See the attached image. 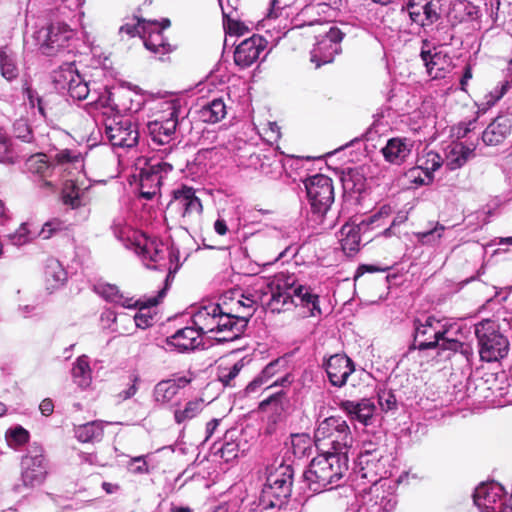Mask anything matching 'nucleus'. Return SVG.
I'll return each mask as SVG.
<instances>
[{"instance_id":"5701e85b","label":"nucleus","mask_w":512,"mask_h":512,"mask_svg":"<svg viewBox=\"0 0 512 512\" xmlns=\"http://www.w3.org/2000/svg\"><path fill=\"white\" fill-rule=\"evenodd\" d=\"M512 116L500 115L496 117L483 131L482 141L487 146H497L511 134Z\"/></svg>"},{"instance_id":"7c9ffc66","label":"nucleus","mask_w":512,"mask_h":512,"mask_svg":"<svg viewBox=\"0 0 512 512\" xmlns=\"http://www.w3.org/2000/svg\"><path fill=\"white\" fill-rule=\"evenodd\" d=\"M199 337L200 332L196 327H185L169 337L167 342L179 351H186L194 349L200 344Z\"/></svg>"},{"instance_id":"e2e57ef3","label":"nucleus","mask_w":512,"mask_h":512,"mask_svg":"<svg viewBox=\"0 0 512 512\" xmlns=\"http://www.w3.org/2000/svg\"><path fill=\"white\" fill-rule=\"evenodd\" d=\"M101 320L104 323V327H108L111 330L115 331L116 329L112 327V324L117 320V313L112 310H106L101 315Z\"/></svg>"},{"instance_id":"c756f323","label":"nucleus","mask_w":512,"mask_h":512,"mask_svg":"<svg viewBox=\"0 0 512 512\" xmlns=\"http://www.w3.org/2000/svg\"><path fill=\"white\" fill-rule=\"evenodd\" d=\"M163 297L164 290H161L157 297H151L145 301H137L135 303V306L138 307V312L133 316L136 327L145 329L152 325L154 315L156 314L155 308Z\"/></svg>"},{"instance_id":"6e6552de","label":"nucleus","mask_w":512,"mask_h":512,"mask_svg":"<svg viewBox=\"0 0 512 512\" xmlns=\"http://www.w3.org/2000/svg\"><path fill=\"white\" fill-rule=\"evenodd\" d=\"M161 112L162 115L159 118L147 125L152 140L157 144L168 143L175 133L179 118L184 119L186 116L178 100L163 102Z\"/></svg>"},{"instance_id":"0e129e2a","label":"nucleus","mask_w":512,"mask_h":512,"mask_svg":"<svg viewBox=\"0 0 512 512\" xmlns=\"http://www.w3.org/2000/svg\"><path fill=\"white\" fill-rule=\"evenodd\" d=\"M241 297H242L241 299L237 300L236 305H238L239 308L243 307L244 309H247L248 310L247 315L250 316L252 314L255 300L248 296H244V295H241Z\"/></svg>"},{"instance_id":"9d476101","label":"nucleus","mask_w":512,"mask_h":512,"mask_svg":"<svg viewBox=\"0 0 512 512\" xmlns=\"http://www.w3.org/2000/svg\"><path fill=\"white\" fill-rule=\"evenodd\" d=\"M48 474V462L44 449L37 443L31 444L21 459V481L27 488L41 485Z\"/></svg>"},{"instance_id":"a211bd4d","label":"nucleus","mask_w":512,"mask_h":512,"mask_svg":"<svg viewBox=\"0 0 512 512\" xmlns=\"http://www.w3.org/2000/svg\"><path fill=\"white\" fill-rule=\"evenodd\" d=\"M168 207L175 210L186 220H193L202 213V203L195 195L192 187L182 186L173 191V196Z\"/></svg>"},{"instance_id":"2f4dec72","label":"nucleus","mask_w":512,"mask_h":512,"mask_svg":"<svg viewBox=\"0 0 512 512\" xmlns=\"http://www.w3.org/2000/svg\"><path fill=\"white\" fill-rule=\"evenodd\" d=\"M188 383L185 379L164 380L159 382L154 388V399L156 402L165 405L171 404L176 399L181 386Z\"/></svg>"},{"instance_id":"052dcab7","label":"nucleus","mask_w":512,"mask_h":512,"mask_svg":"<svg viewBox=\"0 0 512 512\" xmlns=\"http://www.w3.org/2000/svg\"><path fill=\"white\" fill-rule=\"evenodd\" d=\"M282 278H284L283 274L278 275L275 280L267 283L266 288H277V289H280V288H295L294 287V279H292L291 282L286 281L283 284H281L280 280ZM289 279H290V277H288L287 280H289ZM296 288H304V286L303 285H298Z\"/></svg>"},{"instance_id":"f03ea898","label":"nucleus","mask_w":512,"mask_h":512,"mask_svg":"<svg viewBox=\"0 0 512 512\" xmlns=\"http://www.w3.org/2000/svg\"><path fill=\"white\" fill-rule=\"evenodd\" d=\"M348 471V456L345 453L323 452L314 457L304 473L310 490L320 492L338 486Z\"/></svg>"},{"instance_id":"37998d69","label":"nucleus","mask_w":512,"mask_h":512,"mask_svg":"<svg viewBox=\"0 0 512 512\" xmlns=\"http://www.w3.org/2000/svg\"><path fill=\"white\" fill-rule=\"evenodd\" d=\"M233 432L225 435V442L217 449V454L226 462L238 456L239 445L233 440Z\"/></svg>"},{"instance_id":"f8f14e48","label":"nucleus","mask_w":512,"mask_h":512,"mask_svg":"<svg viewBox=\"0 0 512 512\" xmlns=\"http://www.w3.org/2000/svg\"><path fill=\"white\" fill-rule=\"evenodd\" d=\"M440 321L434 318H427L424 324L416 327L415 338L422 349L439 346L442 349L457 351L461 343L454 339L444 338Z\"/></svg>"},{"instance_id":"aec40b11","label":"nucleus","mask_w":512,"mask_h":512,"mask_svg":"<svg viewBox=\"0 0 512 512\" xmlns=\"http://www.w3.org/2000/svg\"><path fill=\"white\" fill-rule=\"evenodd\" d=\"M294 295L289 293V290H271L270 300L267 303L268 307L273 312H280L289 309L294 304L295 299L301 303H312L316 307L317 296L310 293L308 290H293Z\"/></svg>"},{"instance_id":"5fc2aeb1","label":"nucleus","mask_w":512,"mask_h":512,"mask_svg":"<svg viewBox=\"0 0 512 512\" xmlns=\"http://www.w3.org/2000/svg\"><path fill=\"white\" fill-rule=\"evenodd\" d=\"M291 443L293 448L295 449V453L297 450L300 453H304L306 448L310 445V438L306 434H295L292 435Z\"/></svg>"},{"instance_id":"de8ad7c7","label":"nucleus","mask_w":512,"mask_h":512,"mask_svg":"<svg viewBox=\"0 0 512 512\" xmlns=\"http://www.w3.org/2000/svg\"><path fill=\"white\" fill-rule=\"evenodd\" d=\"M444 230L445 227L442 224L436 223L433 228L427 231L417 232L416 237L422 244H431L438 241L442 237Z\"/></svg>"},{"instance_id":"4be33fe9","label":"nucleus","mask_w":512,"mask_h":512,"mask_svg":"<svg viewBox=\"0 0 512 512\" xmlns=\"http://www.w3.org/2000/svg\"><path fill=\"white\" fill-rule=\"evenodd\" d=\"M330 383L336 387L346 384L349 375L354 371L350 358L343 354L332 355L325 364Z\"/></svg>"},{"instance_id":"bb28decb","label":"nucleus","mask_w":512,"mask_h":512,"mask_svg":"<svg viewBox=\"0 0 512 512\" xmlns=\"http://www.w3.org/2000/svg\"><path fill=\"white\" fill-rule=\"evenodd\" d=\"M340 408L351 418L356 419L363 425H369L372 419L376 406L374 402L369 399H362L359 402L343 401Z\"/></svg>"},{"instance_id":"79ce46f5","label":"nucleus","mask_w":512,"mask_h":512,"mask_svg":"<svg viewBox=\"0 0 512 512\" xmlns=\"http://www.w3.org/2000/svg\"><path fill=\"white\" fill-rule=\"evenodd\" d=\"M281 367H284V362L282 360L278 359L269 363L263 369L261 375L249 384L248 389L253 391L256 387L262 384H267L269 380L279 372V368Z\"/></svg>"},{"instance_id":"4468645a","label":"nucleus","mask_w":512,"mask_h":512,"mask_svg":"<svg viewBox=\"0 0 512 512\" xmlns=\"http://www.w3.org/2000/svg\"><path fill=\"white\" fill-rule=\"evenodd\" d=\"M503 488L498 483H482L474 492L473 500L481 512H509L512 504L502 502Z\"/></svg>"},{"instance_id":"20e7f679","label":"nucleus","mask_w":512,"mask_h":512,"mask_svg":"<svg viewBox=\"0 0 512 512\" xmlns=\"http://www.w3.org/2000/svg\"><path fill=\"white\" fill-rule=\"evenodd\" d=\"M315 444L322 452L345 453L352 446L353 436L347 422L340 417H328L315 430Z\"/></svg>"},{"instance_id":"09e8293b","label":"nucleus","mask_w":512,"mask_h":512,"mask_svg":"<svg viewBox=\"0 0 512 512\" xmlns=\"http://www.w3.org/2000/svg\"><path fill=\"white\" fill-rule=\"evenodd\" d=\"M106 301L119 304L122 308H128V298L124 297L120 290H96Z\"/></svg>"},{"instance_id":"49530a36","label":"nucleus","mask_w":512,"mask_h":512,"mask_svg":"<svg viewBox=\"0 0 512 512\" xmlns=\"http://www.w3.org/2000/svg\"><path fill=\"white\" fill-rule=\"evenodd\" d=\"M391 213L392 208L390 205H382L377 212L361 220L362 225H365L367 228H369V226H381Z\"/></svg>"},{"instance_id":"c03bdc74","label":"nucleus","mask_w":512,"mask_h":512,"mask_svg":"<svg viewBox=\"0 0 512 512\" xmlns=\"http://www.w3.org/2000/svg\"><path fill=\"white\" fill-rule=\"evenodd\" d=\"M26 166L30 173L40 176H45L50 169V165L45 154L32 155L28 158Z\"/></svg>"},{"instance_id":"a19ab883","label":"nucleus","mask_w":512,"mask_h":512,"mask_svg":"<svg viewBox=\"0 0 512 512\" xmlns=\"http://www.w3.org/2000/svg\"><path fill=\"white\" fill-rule=\"evenodd\" d=\"M510 88V82L508 80L502 81L492 91H490L484 98V101L479 106V109L485 112L487 109L496 104Z\"/></svg>"},{"instance_id":"7ed1b4c3","label":"nucleus","mask_w":512,"mask_h":512,"mask_svg":"<svg viewBox=\"0 0 512 512\" xmlns=\"http://www.w3.org/2000/svg\"><path fill=\"white\" fill-rule=\"evenodd\" d=\"M173 165L168 162L151 163L146 157H138L130 166V186L135 184L134 193L142 199L151 200L160 191L161 171H172Z\"/></svg>"},{"instance_id":"680f3d73","label":"nucleus","mask_w":512,"mask_h":512,"mask_svg":"<svg viewBox=\"0 0 512 512\" xmlns=\"http://www.w3.org/2000/svg\"><path fill=\"white\" fill-rule=\"evenodd\" d=\"M379 405L385 411L394 409L396 406L395 396L391 393L379 395Z\"/></svg>"},{"instance_id":"393cba45","label":"nucleus","mask_w":512,"mask_h":512,"mask_svg":"<svg viewBox=\"0 0 512 512\" xmlns=\"http://www.w3.org/2000/svg\"><path fill=\"white\" fill-rule=\"evenodd\" d=\"M414 142L409 138L395 137L387 141L381 152L386 161L401 164L410 155Z\"/></svg>"},{"instance_id":"a18cd8bd","label":"nucleus","mask_w":512,"mask_h":512,"mask_svg":"<svg viewBox=\"0 0 512 512\" xmlns=\"http://www.w3.org/2000/svg\"><path fill=\"white\" fill-rule=\"evenodd\" d=\"M53 162L63 166L82 162L81 153L76 150L62 149L53 156Z\"/></svg>"},{"instance_id":"603ef678","label":"nucleus","mask_w":512,"mask_h":512,"mask_svg":"<svg viewBox=\"0 0 512 512\" xmlns=\"http://www.w3.org/2000/svg\"><path fill=\"white\" fill-rule=\"evenodd\" d=\"M443 163L442 157L433 151H429L425 156V163H422V165H425L426 170L430 171H436L438 170Z\"/></svg>"},{"instance_id":"6ab92c4d","label":"nucleus","mask_w":512,"mask_h":512,"mask_svg":"<svg viewBox=\"0 0 512 512\" xmlns=\"http://www.w3.org/2000/svg\"><path fill=\"white\" fill-rule=\"evenodd\" d=\"M266 47V41L259 35L243 40L235 49L234 62L241 69L254 64Z\"/></svg>"},{"instance_id":"bf43d9fd","label":"nucleus","mask_w":512,"mask_h":512,"mask_svg":"<svg viewBox=\"0 0 512 512\" xmlns=\"http://www.w3.org/2000/svg\"><path fill=\"white\" fill-rule=\"evenodd\" d=\"M130 472L135 474H143L149 472L147 462L143 457H135L130 459Z\"/></svg>"},{"instance_id":"1a4fd4ad","label":"nucleus","mask_w":512,"mask_h":512,"mask_svg":"<svg viewBox=\"0 0 512 512\" xmlns=\"http://www.w3.org/2000/svg\"><path fill=\"white\" fill-rule=\"evenodd\" d=\"M130 250L139 258L143 265L150 269H158L164 266L167 255L165 245L140 231L130 234Z\"/></svg>"},{"instance_id":"a878e982","label":"nucleus","mask_w":512,"mask_h":512,"mask_svg":"<svg viewBox=\"0 0 512 512\" xmlns=\"http://www.w3.org/2000/svg\"><path fill=\"white\" fill-rule=\"evenodd\" d=\"M368 228L362 225V221L358 224L346 223L340 230V243L343 252L348 257L354 256L360 249V233Z\"/></svg>"},{"instance_id":"b1692460","label":"nucleus","mask_w":512,"mask_h":512,"mask_svg":"<svg viewBox=\"0 0 512 512\" xmlns=\"http://www.w3.org/2000/svg\"><path fill=\"white\" fill-rule=\"evenodd\" d=\"M247 363L248 360L245 357L237 359L235 354L221 358L217 368L218 380L225 386H235L236 378Z\"/></svg>"},{"instance_id":"2eb2a0df","label":"nucleus","mask_w":512,"mask_h":512,"mask_svg":"<svg viewBox=\"0 0 512 512\" xmlns=\"http://www.w3.org/2000/svg\"><path fill=\"white\" fill-rule=\"evenodd\" d=\"M420 58L431 79L444 78L451 67V58L438 47L432 45L428 39L422 40Z\"/></svg>"},{"instance_id":"cd10ccee","label":"nucleus","mask_w":512,"mask_h":512,"mask_svg":"<svg viewBox=\"0 0 512 512\" xmlns=\"http://www.w3.org/2000/svg\"><path fill=\"white\" fill-rule=\"evenodd\" d=\"M106 135L114 147L124 148L128 140V119L122 115H114L106 124Z\"/></svg>"},{"instance_id":"3c124183","label":"nucleus","mask_w":512,"mask_h":512,"mask_svg":"<svg viewBox=\"0 0 512 512\" xmlns=\"http://www.w3.org/2000/svg\"><path fill=\"white\" fill-rule=\"evenodd\" d=\"M130 92H133L134 98L130 97V113L138 112L142 109L146 102V95L141 93L138 87H132L130 84Z\"/></svg>"},{"instance_id":"39448f33","label":"nucleus","mask_w":512,"mask_h":512,"mask_svg":"<svg viewBox=\"0 0 512 512\" xmlns=\"http://www.w3.org/2000/svg\"><path fill=\"white\" fill-rule=\"evenodd\" d=\"M475 334L479 345V355L483 361H498L507 356L509 341L498 329L496 322L485 319L475 326Z\"/></svg>"},{"instance_id":"864d4df0","label":"nucleus","mask_w":512,"mask_h":512,"mask_svg":"<svg viewBox=\"0 0 512 512\" xmlns=\"http://www.w3.org/2000/svg\"><path fill=\"white\" fill-rule=\"evenodd\" d=\"M10 441L22 445L29 440V432L21 426H17L9 431Z\"/></svg>"},{"instance_id":"8fccbe9b","label":"nucleus","mask_w":512,"mask_h":512,"mask_svg":"<svg viewBox=\"0 0 512 512\" xmlns=\"http://www.w3.org/2000/svg\"><path fill=\"white\" fill-rule=\"evenodd\" d=\"M26 93L30 104L35 106L36 102L39 113L43 117H47L48 102L44 98L35 95L36 93L30 87L26 88Z\"/></svg>"},{"instance_id":"6e6d98bb","label":"nucleus","mask_w":512,"mask_h":512,"mask_svg":"<svg viewBox=\"0 0 512 512\" xmlns=\"http://www.w3.org/2000/svg\"><path fill=\"white\" fill-rule=\"evenodd\" d=\"M62 221L58 219H54L52 221H48L43 225V228L41 230V235L43 239H49L52 237V235L62 229Z\"/></svg>"},{"instance_id":"412c9836","label":"nucleus","mask_w":512,"mask_h":512,"mask_svg":"<svg viewBox=\"0 0 512 512\" xmlns=\"http://www.w3.org/2000/svg\"><path fill=\"white\" fill-rule=\"evenodd\" d=\"M291 474L287 466H281L269 473L263 493L276 499L286 498L291 492Z\"/></svg>"},{"instance_id":"ea45409f","label":"nucleus","mask_w":512,"mask_h":512,"mask_svg":"<svg viewBox=\"0 0 512 512\" xmlns=\"http://www.w3.org/2000/svg\"><path fill=\"white\" fill-rule=\"evenodd\" d=\"M223 14V25L229 35H243L247 28L243 23L232 17L233 8L225 7L222 0H219Z\"/></svg>"},{"instance_id":"4c0bfd02","label":"nucleus","mask_w":512,"mask_h":512,"mask_svg":"<svg viewBox=\"0 0 512 512\" xmlns=\"http://www.w3.org/2000/svg\"><path fill=\"white\" fill-rule=\"evenodd\" d=\"M204 400L195 398L188 401L183 408L176 409L174 419L176 423L181 424L195 418L204 408Z\"/></svg>"},{"instance_id":"338daca9","label":"nucleus","mask_w":512,"mask_h":512,"mask_svg":"<svg viewBox=\"0 0 512 512\" xmlns=\"http://www.w3.org/2000/svg\"><path fill=\"white\" fill-rule=\"evenodd\" d=\"M10 140L9 138L0 132V161H3L4 157L9 153Z\"/></svg>"},{"instance_id":"774afa93","label":"nucleus","mask_w":512,"mask_h":512,"mask_svg":"<svg viewBox=\"0 0 512 512\" xmlns=\"http://www.w3.org/2000/svg\"><path fill=\"white\" fill-rule=\"evenodd\" d=\"M39 409L44 416H50L54 411V403L50 398H45L41 401Z\"/></svg>"},{"instance_id":"ddd939ff","label":"nucleus","mask_w":512,"mask_h":512,"mask_svg":"<svg viewBox=\"0 0 512 512\" xmlns=\"http://www.w3.org/2000/svg\"><path fill=\"white\" fill-rule=\"evenodd\" d=\"M344 33L337 27H331L324 35L317 37L311 51V62L316 68L333 62L335 56L341 52V41Z\"/></svg>"},{"instance_id":"9b49d317","label":"nucleus","mask_w":512,"mask_h":512,"mask_svg":"<svg viewBox=\"0 0 512 512\" xmlns=\"http://www.w3.org/2000/svg\"><path fill=\"white\" fill-rule=\"evenodd\" d=\"M52 79L57 89H66L75 100L82 101L90 94L89 82L79 73L74 61L66 62L54 70Z\"/></svg>"},{"instance_id":"58836bf2","label":"nucleus","mask_w":512,"mask_h":512,"mask_svg":"<svg viewBox=\"0 0 512 512\" xmlns=\"http://www.w3.org/2000/svg\"><path fill=\"white\" fill-rule=\"evenodd\" d=\"M61 198L64 205L71 209L79 208L82 203L80 199V188L73 180H67L62 188Z\"/></svg>"},{"instance_id":"dca6fc26","label":"nucleus","mask_w":512,"mask_h":512,"mask_svg":"<svg viewBox=\"0 0 512 512\" xmlns=\"http://www.w3.org/2000/svg\"><path fill=\"white\" fill-rule=\"evenodd\" d=\"M73 30L65 23H53L47 28L45 41L41 44L44 55L52 57L59 54L70 53V41L73 38Z\"/></svg>"},{"instance_id":"13d9d810","label":"nucleus","mask_w":512,"mask_h":512,"mask_svg":"<svg viewBox=\"0 0 512 512\" xmlns=\"http://www.w3.org/2000/svg\"><path fill=\"white\" fill-rule=\"evenodd\" d=\"M476 118L469 120L468 122H460L457 126L453 128L454 135L457 138H464L467 134L475 129Z\"/></svg>"},{"instance_id":"69168bd1","label":"nucleus","mask_w":512,"mask_h":512,"mask_svg":"<svg viewBox=\"0 0 512 512\" xmlns=\"http://www.w3.org/2000/svg\"><path fill=\"white\" fill-rule=\"evenodd\" d=\"M44 302V299H40L39 297H37V300H36V303L35 304H25V305H19V308L18 310L20 311V313L24 316V317H28L31 313L34 312V310L36 309V307L38 305H40L41 303Z\"/></svg>"},{"instance_id":"e433bc0d","label":"nucleus","mask_w":512,"mask_h":512,"mask_svg":"<svg viewBox=\"0 0 512 512\" xmlns=\"http://www.w3.org/2000/svg\"><path fill=\"white\" fill-rule=\"evenodd\" d=\"M0 70L1 75L8 81L18 76V68L14 61L13 51L7 45L0 47Z\"/></svg>"},{"instance_id":"f257e3e1","label":"nucleus","mask_w":512,"mask_h":512,"mask_svg":"<svg viewBox=\"0 0 512 512\" xmlns=\"http://www.w3.org/2000/svg\"><path fill=\"white\" fill-rule=\"evenodd\" d=\"M245 316L241 319L222 312L215 303L201 306L193 314V323L202 334H209L219 342L237 339L245 326Z\"/></svg>"},{"instance_id":"c85d7f7f","label":"nucleus","mask_w":512,"mask_h":512,"mask_svg":"<svg viewBox=\"0 0 512 512\" xmlns=\"http://www.w3.org/2000/svg\"><path fill=\"white\" fill-rule=\"evenodd\" d=\"M475 147L466 146L463 142H452L446 148V166L450 170L461 168L474 156Z\"/></svg>"},{"instance_id":"473e14b6","label":"nucleus","mask_w":512,"mask_h":512,"mask_svg":"<svg viewBox=\"0 0 512 512\" xmlns=\"http://www.w3.org/2000/svg\"><path fill=\"white\" fill-rule=\"evenodd\" d=\"M197 113L201 121L214 124L226 116L227 107L222 98H214L203 104Z\"/></svg>"},{"instance_id":"4d7b16f0","label":"nucleus","mask_w":512,"mask_h":512,"mask_svg":"<svg viewBox=\"0 0 512 512\" xmlns=\"http://www.w3.org/2000/svg\"><path fill=\"white\" fill-rule=\"evenodd\" d=\"M14 131L16 136L25 142H30L32 138V132L28 124L24 121H17L14 124Z\"/></svg>"},{"instance_id":"0eeeda50","label":"nucleus","mask_w":512,"mask_h":512,"mask_svg":"<svg viewBox=\"0 0 512 512\" xmlns=\"http://www.w3.org/2000/svg\"><path fill=\"white\" fill-rule=\"evenodd\" d=\"M134 18L137 24L133 28L130 27V37L138 35L144 47L157 59L164 60V56L175 50V46L170 44L161 32L158 21H148L137 14H134Z\"/></svg>"},{"instance_id":"f3484780","label":"nucleus","mask_w":512,"mask_h":512,"mask_svg":"<svg viewBox=\"0 0 512 512\" xmlns=\"http://www.w3.org/2000/svg\"><path fill=\"white\" fill-rule=\"evenodd\" d=\"M436 0H404L401 12H406L411 23L420 27L434 24L440 18Z\"/></svg>"},{"instance_id":"72a5a7b5","label":"nucleus","mask_w":512,"mask_h":512,"mask_svg":"<svg viewBox=\"0 0 512 512\" xmlns=\"http://www.w3.org/2000/svg\"><path fill=\"white\" fill-rule=\"evenodd\" d=\"M71 374L73 382L80 388L85 389L92 381L89 358L86 355L79 356L72 366Z\"/></svg>"},{"instance_id":"c9c22d12","label":"nucleus","mask_w":512,"mask_h":512,"mask_svg":"<svg viewBox=\"0 0 512 512\" xmlns=\"http://www.w3.org/2000/svg\"><path fill=\"white\" fill-rule=\"evenodd\" d=\"M46 282L52 287H58L65 284L67 272L58 260L51 259L45 267Z\"/></svg>"},{"instance_id":"423d86ee","label":"nucleus","mask_w":512,"mask_h":512,"mask_svg":"<svg viewBox=\"0 0 512 512\" xmlns=\"http://www.w3.org/2000/svg\"><path fill=\"white\" fill-rule=\"evenodd\" d=\"M303 185L312 217L321 220L334 202L332 179L323 174H315L303 180Z\"/></svg>"},{"instance_id":"f704fd0d","label":"nucleus","mask_w":512,"mask_h":512,"mask_svg":"<svg viewBox=\"0 0 512 512\" xmlns=\"http://www.w3.org/2000/svg\"><path fill=\"white\" fill-rule=\"evenodd\" d=\"M103 436V425L99 421H91L79 425L75 429V437L83 443L99 441Z\"/></svg>"}]
</instances>
